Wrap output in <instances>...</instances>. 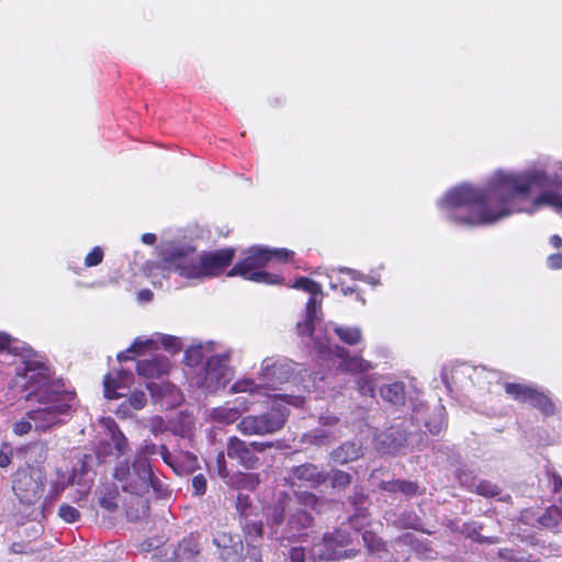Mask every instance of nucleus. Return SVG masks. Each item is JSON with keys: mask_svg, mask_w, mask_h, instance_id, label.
<instances>
[{"mask_svg": "<svg viewBox=\"0 0 562 562\" xmlns=\"http://www.w3.org/2000/svg\"><path fill=\"white\" fill-rule=\"evenodd\" d=\"M562 179L549 178L537 168L521 172L497 171L485 189L469 183L449 190L438 202L448 218L461 225H492L514 213H533L548 205L562 213V195L552 189Z\"/></svg>", "mask_w": 562, "mask_h": 562, "instance_id": "obj_1", "label": "nucleus"}, {"mask_svg": "<svg viewBox=\"0 0 562 562\" xmlns=\"http://www.w3.org/2000/svg\"><path fill=\"white\" fill-rule=\"evenodd\" d=\"M15 370V384L29 391L26 400H34L38 404L27 412L34 429L45 432L64 424L69 416L75 393L65 389L63 380L55 378L44 361L23 360Z\"/></svg>", "mask_w": 562, "mask_h": 562, "instance_id": "obj_2", "label": "nucleus"}, {"mask_svg": "<svg viewBox=\"0 0 562 562\" xmlns=\"http://www.w3.org/2000/svg\"><path fill=\"white\" fill-rule=\"evenodd\" d=\"M319 314H322L321 301L310 297L306 303V313L303 322L296 325L297 335L306 346L313 349L324 359L337 357L341 360L340 368L345 371L359 373L366 372L372 368L370 362L360 357H349V351L331 341L330 333L350 346L357 345L362 338L359 327L341 326L333 322L321 324Z\"/></svg>", "mask_w": 562, "mask_h": 562, "instance_id": "obj_3", "label": "nucleus"}, {"mask_svg": "<svg viewBox=\"0 0 562 562\" xmlns=\"http://www.w3.org/2000/svg\"><path fill=\"white\" fill-rule=\"evenodd\" d=\"M318 498L312 493H302L295 498L281 492L273 505L267 507L268 538L284 544V541H293L303 535L313 524L312 516L306 508H315Z\"/></svg>", "mask_w": 562, "mask_h": 562, "instance_id": "obj_4", "label": "nucleus"}, {"mask_svg": "<svg viewBox=\"0 0 562 562\" xmlns=\"http://www.w3.org/2000/svg\"><path fill=\"white\" fill-rule=\"evenodd\" d=\"M233 248L195 255L191 247H173L165 254L164 270L181 278L202 281L221 274L232 262Z\"/></svg>", "mask_w": 562, "mask_h": 562, "instance_id": "obj_5", "label": "nucleus"}, {"mask_svg": "<svg viewBox=\"0 0 562 562\" xmlns=\"http://www.w3.org/2000/svg\"><path fill=\"white\" fill-rule=\"evenodd\" d=\"M282 402L299 407L303 405L304 400L301 395H274L268 411L241 417L237 424V430L244 436H266L278 432L283 428L289 415V409Z\"/></svg>", "mask_w": 562, "mask_h": 562, "instance_id": "obj_6", "label": "nucleus"}, {"mask_svg": "<svg viewBox=\"0 0 562 562\" xmlns=\"http://www.w3.org/2000/svg\"><path fill=\"white\" fill-rule=\"evenodd\" d=\"M44 468H19L13 475L12 490L20 503L21 514L31 520L43 516L41 498L44 492Z\"/></svg>", "mask_w": 562, "mask_h": 562, "instance_id": "obj_7", "label": "nucleus"}, {"mask_svg": "<svg viewBox=\"0 0 562 562\" xmlns=\"http://www.w3.org/2000/svg\"><path fill=\"white\" fill-rule=\"evenodd\" d=\"M113 476L123 491L131 494L144 495L150 488L158 496H165L169 492L168 485L154 474L150 462L136 459L132 463L119 462L114 468Z\"/></svg>", "mask_w": 562, "mask_h": 562, "instance_id": "obj_8", "label": "nucleus"}, {"mask_svg": "<svg viewBox=\"0 0 562 562\" xmlns=\"http://www.w3.org/2000/svg\"><path fill=\"white\" fill-rule=\"evenodd\" d=\"M296 363L288 358H266L257 372L260 383L244 379L232 385V393L259 394L261 389H277L294 379Z\"/></svg>", "mask_w": 562, "mask_h": 562, "instance_id": "obj_9", "label": "nucleus"}, {"mask_svg": "<svg viewBox=\"0 0 562 562\" xmlns=\"http://www.w3.org/2000/svg\"><path fill=\"white\" fill-rule=\"evenodd\" d=\"M293 256V251L285 248L269 250L259 246L251 247L246 258L235 265L228 272L229 277L240 276L244 279L267 284L279 283L280 279L269 272L261 271L262 268L272 259L285 261Z\"/></svg>", "mask_w": 562, "mask_h": 562, "instance_id": "obj_10", "label": "nucleus"}, {"mask_svg": "<svg viewBox=\"0 0 562 562\" xmlns=\"http://www.w3.org/2000/svg\"><path fill=\"white\" fill-rule=\"evenodd\" d=\"M422 435L412 420H401L374 435L373 445L382 453H397L419 446Z\"/></svg>", "mask_w": 562, "mask_h": 562, "instance_id": "obj_11", "label": "nucleus"}, {"mask_svg": "<svg viewBox=\"0 0 562 562\" xmlns=\"http://www.w3.org/2000/svg\"><path fill=\"white\" fill-rule=\"evenodd\" d=\"M228 352L213 355L207 358L202 372L198 374L195 384L207 393L224 389L233 379L234 370Z\"/></svg>", "mask_w": 562, "mask_h": 562, "instance_id": "obj_12", "label": "nucleus"}, {"mask_svg": "<svg viewBox=\"0 0 562 562\" xmlns=\"http://www.w3.org/2000/svg\"><path fill=\"white\" fill-rule=\"evenodd\" d=\"M350 542V535L342 529H337L333 533H325L323 539L312 547L310 554L314 560L319 561L353 558L356 550H345Z\"/></svg>", "mask_w": 562, "mask_h": 562, "instance_id": "obj_13", "label": "nucleus"}, {"mask_svg": "<svg viewBox=\"0 0 562 562\" xmlns=\"http://www.w3.org/2000/svg\"><path fill=\"white\" fill-rule=\"evenodd\" d=\"M272 447L273 442L271 441L247 442L237 436H232L227 439L226 454L229 459L237 461L240 467L254 470L260 467V459L257 454Z\"/></svg>", "mask_w": 562, "mask_h": 562, "instance_id": "obj_14", "label": "nucleus"}, {"mask_svg": "<svg viewBox=\"0 0 562 562\" xmlns=\"http://www.w3.org/2000/svg\"><path fill=\"white\" fill-rule=\"evenodd\" d=\"M348 428L345 422L335 415L319 416V427L304 435V441L315 446H326L342 437Z\"/></svg>", "mask_w": 562, "mask_h": 562, "instance_id": "obj_15", "label": "nucleus"}, {"mask_svg": "<svg viewBox=\"0 0 562 562\" xmlns=\"http://www.w3.org/2000/svg\"><path fill=\"white\" fill-rule=\"evenodd\" d=\"M329 479V473L312 463L292 467L284 476V482L290 487L316 488Z\"/></svg>", "mask_w": 562, "mask_h": 562, "instance_id": "obj_16", "label": "nucleus"}, {"mask_svg": "<svg viewBox=\"0 0 562 562\" xmlns=\"http://www.w3.org/2000/svg\"><path fill=\"white\" fill-rule=\"evenodd\" d=\"M98 463L94 454H83L74 465L72 474L67 482L55 484L56 493H60L67 485H78L82 488L81 494H87L93 481V467Z\"/></svg>", "mask_w": 562, "mask_h": 562, "instance_id": "obj_17", "label": "nucleus"}, {"mask_svg": "<svg viewBox=\"0 0 562 562\" xmlns=\"http://www.w3.org/2000/svg\"><path fill=\"white\" fill-rule=\"evenodd\" d=\"M505 391L508 395L520 402H529L533 407L538 408L546 415L553 414L554 405L551 400L536 389L519 384L506 383Z\"/></svg>", "mask_w": 562, "mask_h": 562, "instance_id": "obj_18", "label": "nucleus"}, {"mask_svg": "<svg viewBox=\"0 0 562 562\" xmlns=\"http://www.w3.org/2000/svg\"><path fill=\"white\" fill-rule=\"evenodd\" d=\"M248 548V557L255 562H260V547L262 543V522L257 519H246L239 522Z\"/></svg>", "mask_w": 562, "mask_h": 562, "instance_id": "obj_19", "label": "nucleus"}, {"mask_svg": "<svg viewBox=\"0 0 562 562\" xmlns=\"http://www.w3.org/2000/svg\"><path fill=\"white\" fill-rule=\"evenodd\" d=\"M213 543L221 549V559L224 562H239L243 552V542L238 536L221 532L214 536Z\"/></svg>", "mask_w": 562, "mask_h": 562, "instance_id": "obj_20", "label": "nucleus"}, {"mask_svg": "<svg viewBox=\"0 0 562 562\" xmlns=\"http://www.w3.org/2000/svg\"><path fill=\"white\" fill-rule=\"evenodd\" d=\"M170 368L169 359L160 355L139 360L136 366L137 373L146 379H160L169 373Z\"/></svg>", "mask_w": 562, "mask_h": 562, "instance_id": "obj_21", "label": "nucleus"}, {"mask_svg": "<svg viewBox=\"0 0 562 562\" xmlns=\"http://www.w3.org/2000/svg\"><path fill=\"white\" fill-rule=\"evenodd\" d=\"M158 453L164 462L180 475L192 471L196 465V458L190 452L173 456L165 445H161L159 446Z\"/></svg>", "mask_w": 562, "mask_h": 562, "instance_id": "obj_22", "label": "nucleus"}, {"mask_svg": "<svg viewBox=\"0 0 562 562\" xmlns=\"http://www.w3.org/2000/svg\"><path fill=\"white\" fill-rule=\"evenodd\" d=\"M363 456V447L359 440L346 441L330 452V459L338 464H346Z\"/></svg>", "mask_w": 562, "mask_h": 562, "instance_id": "obj_23", "label": "nucleus"}, {"mask_svg": "<svg viewBox=\"0 0 562 562\" xmlns=\"http://www.w3.org/2000/svg\"><path fill=\"white\" fill-rule=\"evenodd\" d=\"M47 443L44 441H36L20 449V453L25 462L24 468H43L42 464L47 458Z\"/></svg>", "mask_w": 562, "mask_h": 562, "instance_id": "obj_24", "label": "nucleus"}, {"mask_svg": "<svg viewBox=\"0 0 562 562\" xmlns=\"http://www.w3.org/2000/svg\"><path fill=\"white\" fill-rule=\"evenodd\" d=\"M231 487L237 490H255L260 483V475L258 473H232L229 477L224 482Z\"/></svg>", "mask_w": 562, "mask_h": 562, "instance_id": "obj_25", "label": "nucleus"}, {"mask_svg": "<svg viewBox=\"0 0 562 562\" xmlns=\"http://www.w3.org/2000/svg\"><path fill=\"white\" fill-rule=\"evenodd\" d=\"M380 395L392 405H403L405 402V385L403 382L384 384L380 387Z\"/></svg>", "mask_w": 562, "mask_h": 562, "instance_id": "obj_26", "label": "nucleus"}, {"mask_svg": "<svg viewBox=\"0 0 562 562\" xmlns=\"http://www.w3.org/2000/svg\"><path fill=\"white\" fill-rule=\"evenodd\" d=\"M126 381V373H119L117 380L111 375H106L104 380V395L108 398H119L125 396L126 386L123 384Z\"/></svg>", "mask_w": 562, "mask_h": 562, "instance_id": "obj_27", "label": "nucleus"}, {"mask_svg": "<svg viewBox=\"0 0 562 562\" xmlns=\"http://www.w3.org/2000/svg\"><path fill=\"white\" fill-rule=\"evenodd\" d=\"M210 417L214 423L231 425L240 418V411L237 407L220 406L212 409Z\"/></svg>", "mask_w": 562, "mask_h": 562, "instance_id": "obj_28", "label": "nucleus"}, {"mask_svg": "<svg viewBox=\"0 0 562 562\" xmlns=\"http://www.w3.org/2000/svg\"><path fill=\"white\" fill-rule=\"evenodd\" d=\"M147 389L156 401L164 400L165 397H170L172 401L176 400L177 389L169 382H150L147 384Z\"/></svg>", "mask_w": 562, "mask_h": 562, "instance_id": "obj_29", "label": "nucleus"}, {"mask_svg": "<svg viewBox=\"0 0 562 562\" xmlns=\"http://www.w3.org/2000/svg\"><path fill=\"white\" fill-rule=\"evenodd\" d=\"M541 526L557 528L562 522V509L558 506H550L538 518Z\"/></svg>", "mask_w": 562, "mask_h": 562, "instance_id": "obj_30", "label": "nucleus"}, {"mask_svg": "<svg viewBox=\"0 0 562 562\" xmlns=\"http://www.w3.org/2000/svg\"><path fill=\"white\" fill-rule=\"evenodd\" d=\"M236 510L239 515V521L251 519L255 515L256 507L252 506L248 495L239 493L236 498Z\"/></svg>", "mask_w": 562, "mask_h": 562, "instance_id": "obj_31", "label": "nucleus"}, {"mask_svg": "<svg viewBox=\"0 0 562 562\" xmlns=\"http://www.w3.org/2000/svg\"><path fill=\"white\" fill-rule=\"evenodd\" d=\"M461 372L462 374H465L469 376V379L472 381L473 384L482 385L483 380H487L488 375H491L490 372H486L484 368L473 367L470 364H462L457 370V372Z\"/></svg>", "mask_w": 562, "mask_h": 562, "instance_id": "obj_32", "label": "nucleus"}, {"mask_svg": "<svg viewBox=\"0 0 562 562\" xmlns=\"http://www.w3.org/2000/svg\"><path fill=\"white\" fill-rule=\"evenodd\" d=\"M210 356L206 352V349L203 346L190 347L186 350V363L190 367L202 364L204 361L206 362Z\"/></svg>", "mask_w": 562, "mask_h": 562, "instance_id": "obj_33", "label": "nucleus"}, {"mask_svg": "<svg viewBox=\"0 0 562 562\" xmlns=\"http://www.w3.org/2000/svg\"><path fill=\"white\" fill-rule=\"evenodd\" d=\"M383 490L389 492H401L407 496L415 495L418 486L414 482L393 481L383 483Z\"/></svg>", "mask_w": 562, "mask_h": 562, "instance_id": "obj_34", "label": "nucleus"}, {"mask_svg": "<svg viewBox=\"0 0 562 562\" xmlns=\"http://www.w3.org/2000/svg\"><path fill=\"white\" fill-rule=\"evenodd\" d=\"M109 431L111 434V440L114 446V448L120 452L123 453L127 450L128 441L127 438L124 436V434L119 429L116 424L114 422H110L109 425Z\"/></svg>", "mask_w": 562, "mask_h": 562, "instance_id": "obj_35", "label": "nucleus"}, {"mask_svg": "<svg viewBox=\"0 0 562 562\" xmlns=\"http://www.w3.org/2000/svg\"><path fill=\"white\" fill-rule=\"evenodd\" d=\"M331 486L335 490H345L351 484V475L342 470H334L331 475Z\"/></svg>", "mask_w": 562, "mask_h": 562, "instance_id": "obj_36", "label": "nucleus"}, {"mask_svg": "<svg viewBox=\"0 0 562 562\" xmlns=\"http://www.w3.org/2000/svg\"><path fill=\"white\" fill-rule=\"evenodd\" d=\"M16 341L8 334L0 331V355L18 356L19 347Z\"/></svg>", "mask_w": 562, "mask_h": 562, "instance_id": "obj_37", "label": "nucleus"}, {"mask_svg": "<svg viewBox=\"0 0 562 562\" xmlns=\"http://www.w3.org/2000/svg\"><path fill=\"white\" fill-rule=\"evenodd\" d=\"M293 286L295 289L303 290V291L311 293L312 294L311 297H315V299H316L317 294L322 293V286L317 282H315L308 278H305V277L299 278L295 281Z\"/></svg>", "mask_w": 562, "mask_h": 562, "instance_id": "obj_38", "label": "nucleus"}, {"mask_svg": "<svg viewBox=\"0 0 562 562\" xmlns=\"http://www.w3.org/2000/svg\"><path fill=\"white\" fill-rule=\"evenodd\" d=\"M461 532L463 535H465L468 538H471L476 542H481V543H483V542L494 543L495 542L494 538L484 537V536L480 535L479 527L474 522L465 524L463 526V529Z\"/></svg>", "mask_w": 562, "mask_h": 562, "instance_id": "obj_39", "label": "nucleus"}, {"mask_svg": "<svg viewBox=\"0 0 562 562\" xmlns=\"http://www.w3.org/2000/svg\"><path fill=\"white\" fill-rule=\"evenodd\" d=\"M475 492L485 497H495L501 494V488L488 481H481L475 485Z\"/></svg>", "mask_w": 562, "mask_h": 562, "instance_id": "obj_40", "label": "nucleus"}, {"mask_svg": "<svg viewBox=\"0 0 562 562\" xmlns=\"http://www.w3.org/2000/svg\"><path fill=\"white\" fill-rule=\"evenodd\" d=\"M58 516L66 522H76L80 518V513L77 508L68 505L61 504L58 508Z\"/></svg>", "mask_w": 562, "mask_h": 562, "instance_id": "obj_41", "label": "nucleus"}, {"mask_svg": "<svg viewBox=\"0 0 562 562\" xmlns=\"http://www.w3.org/2000/svg\"><path fill=\"white\" fill-rule=\"evenodd\" d=\"M362 540L371 552H379L384 547V543L382 542L381 538H379L372 531H364L362 533Z\"/></svg>", "mask_w": 562, "mask_h": 562, "instance_id": "obj_42", "label": "nucleus"}, {"mask_svg": "<svg viewBox=\"0 0 562 562\" xmlns=\"http://www.w3.org/2000/svg\"><path fill=\"white\" fill-rule=\"evenodd\" d=\"M358 391L362 396L373 397L375 393V384L371 376H362L357 380Z\"/></svg>", "mask_w": 562, "mask_h": 562, "instance_id": "obj_43", "label": "nucleus"}, {"mask_svg": "<svg viewBox=\"0 0 562 562\" xmlns=\"http://www.w3.org/2000/svg\"><path fill=\"white\" fill-rule=\"evenodd\" d=\"M338 271L341 273H348L353 280L364 281V282L371 284L372 286H375L380 283L378 278L372 277V276H366L362 272L357 271L351 268L342 267V268H339Z\"/></svg>", "mask_w": 562, "mask_h": 562, "instance_id": "obj_44", "label": "nucleus"}, {"mask_svg": "<svg viewBox=\"0 0 562 562\" xmlns=\"http://www.w3.org/2000/svg\"><path fill=\"white\" fill-rule=\"evenodd\" d=\"M214 470L216 471L217 475L225 482L229 475L233 473L227 469V463L225 459V453L223 451H220L216 454L215 458V464Z\"/></svg>", "mask_w": 562, "mask_h": 562, "instance_id": "obj_45", "label": "nucleus"}, {"mask_svg": "<svg viewBox=\"0 0 562 562\" xmlns=\"http://www.w3.org/2000/svg\"><path fill=\"white\" fill-rule=\"evenodd\" d=\"M159 451V446L154 442H144L140 448L137 450L134 459L142 460L144 462H149L148 457L153 454H157Z\"/></svg>", "mask_w": 562, "mask_h": 562, "instance_id": "obj_46", "label": "nucleus"}, {"mask_svg": "<svg viewBox=\"0 0 562 562\" xmlns=\"http://www.w3.org/2000/svg\"><path fill=\"white\" fill-rule=\"evenodd\" d=\"M34 428L33 422L29 418L27 413L25 414V417L21 418L20 420L15 422L13 424V431L18 436H24L31 431V429Z\"/></svg>", "mask_w": 562, "mask_h": 562, "instance_id": "obj_47", "label": "nucleus"}, {"mask_svg": "<svg viewBox=\"0 0 562 562\" xmlns=\"http://www.w3.org/2000/svg\"><path fill=\"white\" fill-rule=\"evenodd\" d=\"M413 418L416 420L417 424L423 422L431 435H438L441 431L442 422H436L431 424L422 416L420 409L415 411V415Z\"/></svg>", "mask_w": 562, "mask_h": 562, "instance_id": "obj_48", "label": "nucleus"}, {"mask_svg": "<svg viewBox=\"0 0 562 562\" xmlns=\"http://www.w3.org/2000/svg\"><path fill=\"white\" fill-rule=\"evenodd\" d=\"M160 342L171 353L179 351L182 347L180 340L173 336H162L160 337Z\"/></svg>", "mask_w": 562, "mask_h": 562, "instance_id": "obj_49", "label": "nucleus"}, {"mask_svg": "<svg viewBox=\"0 0 562 562\" xmlns=\"http://www.w3.org/2000/svg\"><path fill=\"white\" fill-rule=\"evenodd\" d=\"M154 341L153 340H135L134 344L128 348L127 352H138L144 347L150 346ZM128 359V356L125 352H120L117 355L119 361H125Z\"/></svg>", "mask_w": 562, "mask_h": 562, "instance_id": "obj_50", "label": "nucleus"}, {"mask_svg": "<svg viewBox=\"0 0 562 562\" xmlns=\"http://www.w3.org/2000/svg\"><path fill=\"white\" fill-rule=\"evenodd\" d=\"M103 259V251L100 247H94L85 258L87 267L98 266Z\"/></svg>", "mask_w": 562, "mask_h": 562, "instance_id": "obj_51", "label": "nucleus"}, {"mask_svg": "<svg viewBox=\"0 0 562 562\" xmlns=\"http://www.w3.org/2000/svg\"><path fill=\"white\" fill-rule=\"evenodd\" d=\"M9 550L12 554H33L36 552L29 542H13Z\"/></svg>", "mask_w": 562, "mask_h": 562, "instance_id": "obj_52", "label": "nucleus"}, {"mask_svg": "<svg viewBox=\"0 0 562 562\" xmlns=\"http://www.w3.org/2000/svg\"><path fill=\"white\" fill-rule=\"evenodd\" d=\"M128 402L133 408L142 409L147 403V397L143 391H135L128 397Z\"/></svg>", "mask_w": 562, "mask_h": 562, "instance_id": "obj_53", "label": "nucleus"}, {"mask_svg": "<svg viewBox=\"0 0 562 562\" xmlns=\"http://www.w3.org/2000/svg\"><path fill=\"white\" fill-rule=\"evenodd\" d=\"M192 487L194 490V494L203 495L206 491V479L204 477V475H195L192 479Z\"/></svg>", "mask_w": 562, "mask_h": 562, "instance_id": "obj_54", "label": "nucleus"}, {"mask_svg": "<svg viewBox=\"0 0 562 562\" xmlns=\"http://www.w3.org/2000/svg\"><path fill=\"white\" fill-rule=\"evenodd\" d=\"M289 554L292 562H305V551L302 548H292Z\"/></svg>", "mask_w": 562, "mask_h": 562, "instance_id": "obj_55", "label": "nucleus"}, {"mask_svg": "<svg viewBox=\"0 0 562 562\" xmlns=\"http://www.w3.org/2000/svg\"><path fill=\"white\" fill-rule=\"evenodd\" d=\"M99 504L109 513H113L117 508L116 502L111 497H101Z\"/></svg>", "mask_w": 562, "mask_h": 562, "instance_id": "obj_56", "label": "nucleus"}, {"mask_svg": "<svg viewBox=\"0 0 562 562\" xmlns=\"http://www.w3.org/2000/svg\"><path fill=\"white\" fill-rule=\"evenodd\" d=\"M550 484L553 493H562V476L553 473L550 479Z\"/></svg>", "mask_w": 562, "mask_h": 562, "instance_id": "obj_57", "label": "nucleus"}, {"mask_svg": "<svg viewBox=\"0 0 562 562\" xmlns=\"http://www.w3.org/2000/svg\"><path fill=\"white\" fill-rule=\"evenodd\" d=\"M547 262L551 269H562V254L549 256Z\"/></svg>", "mask_w": 562, "mask_h": 562, "instance_id": "obj_58", "label": "nucleus"}, {"mask_svg": "<svg viewBox=\"0 0 562 562\" xmlns=\"http://www.w3.org/2000/svg\"><path fill=\"white\" fill-rule=\"evenodd\" d=\"M11 463V451L8 447L0 449V468H7Z\"/></svg>", "mask_w": 562, "mask_h": 562, "instance_id": "obj_59", "label": "nucleus"}, {"mask_svg": "<svg viewBox=\"0 0 562 562\" xmlns=\"http://www.w3.org/2000/svg\"><path fill=\"white\" fill-rule=\"evenodd\" d=\"M364 496L360 492H355L352 496L349 497V502L353 506H360L363 504Z\"/></svg>", "mask_w": 562, "mask_h": 562, "instance_id": "obj_60", "label": "nucleus"}, {"mask_svg": "<svg viewBox=\"0 0 562 562\" xmlns=\"http://www.w3.org/2000/svg\"><path fill=\"white\" fill-rule=\"evenodd\" d=\"M137 297L142 302H149L153 299V293L150 290H142L138 292Z\"/></svg>", "mask_w": 562, "mask_h": 562, "instance_id": "obj_61", "label": "nucleus"}, {"mask_svg": "<svg viewBox=\"0 0 562 562\" xmlns=\"http://www.w3.org/2000/svg\"><path fill=\"white\" fill-rule=\"evenodd\" d=\"M550 244L555 248H560L562 246V238L559 235H553L550 238Z\"/></svg>", "mask_w": 562, "mask_h": 562, "instance_id": "obj_62", "label": "nucleus"}, {"mask_svg": "<svg viewBox=\"0 0 562 562\" xmlns=\"http://www.w3.org/2000/svg\"><path fill=\"white\" fill-rule=\"evenodd\" d=\"M142 239L145 244L153 245L156 240V236L154 234L147 233L142 236Z\"/></svg>", "mask_w": 562, "mask_h": 562, "instance_id": "obj_63", "label": "nucleus"}, {"mask_svg": "<svg viewBox=\"0 0 562 562\" xmlns=\"http://www.w3.org/2000/svg\"><path fill=\"white\" fill-rule=\"evenodd\" d=\"M341 292H342V294H344L345 296H347V295H349V294H351V293L356 292V288H353V286H346V288H342V289H341Z\"/></svg>", "mask_w": 562, "mask_h": 562, "instance_id": "obj_64", "label": "nucleus"}]
</instances>
